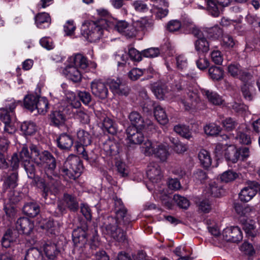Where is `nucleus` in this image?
I'll return each mask as SVG.
<instances>
[{
    "label": "nucleus",
    "instance_id": "1",
    "mask_svg": "<svg viewBox=\"0 0 260 260\" xmlns=\"http://www.w3.org/2000/svg\"><path fill=\"white\" fill-rule=\"evenodd\" d=\"M29 148L31 151V157L35 163L38 165H44L40 170V176L36 178V182L39 187L42 189V196L46 199L49 192L57 190L60 182V175L55 170L56 161L53 155L48 151H40L38 147L31 144Z\"/></svg>",
    "mask_w": 260,
    "mask_h": 260
},
{
    "label": "nucleus",
    "instance_id": "2",
    "mask_svg": "<svg viewBox=\"0 0 260 260\" xmlns=\"http://www.w3.org/2000/svg\"><path fill=\"white\" fill-rule=\"evenodd\" d=\"M114 200L116 216L103 217L101 228L103 234L110 236L119 243H123L127 239L126 231L132 227V218L121 200L117 197Z\"/></svg>",
    "mask_w": 260,
    "mask_h": 260
},
{
    "label": "nucleus",
    "instance_id": "3",
    "mask_svg": "<svg viewBox=\"0 0 260 260\" xmlns=\"http://www.w3.org/2000/svg\"><path fill=\"white\" fill-rule=\"evenodd\" d=\"M88 230L87 223L83 222L72 232V241L74 246L73 251L75 254L78 255L77 257L78 260H83L87 256L84 249L87 242Z\"/></svg>",
    "mask_w": 260,
    "mask_h": 260
},
{
    "label": "nucleus",
    "instance_id": "4",
    "mask_svg": "<svg viewBox=\"0 0 260 260\" xmlns=\"http://www.w3.org/2000/svg\"><path fill=\"white\" fill-rule=\"evenodd\" d=\"M106 21V19H101L96 21L85 22L82 26V35L90 42L99 40L103 35Z\"/></svg>",
    "mask_w": 260,
    "mask_h": 260
},
{
    "label": "nucleus",
    "instance_id": "5",
    "mask_svg": "<svg viewBox=\"0 0 260 260\" xmlns=\"http://www.w3.org/2000/svg\"><path fill=\"white\" fill-rule=\"evenodd\" d=\"M182 89L180 79L175 80L171 89L165 84H157L153 86L152 91L157 99L169 102L173 101L176 97L175 92Z\"/></svg>",
    "mask_w": 260,
    "mask_h": 260
},
{
    "label": "nucleus",
    "instance_id": "6",
    "mask_svg": "<svg viewBox=\"0 0 260 260\" xmlns=\"http://www.w3.org/2000/svg\"><path fill=\"white\" fill-rule=\"evenodd\" d=\"M245 184L246 186L239 193V197L241 201L247 202L251 200L257 192L260 193V184L255 181L248 180Z\"/></svg>",
    "mask_w": 260,
    "mask_h": 260
},
{
    "label": "nucleus",
    "instance_id": "7",
    "mask_svg": "<svg viewBox=\"0 0 260 260\" xmlns=\"http://www.w3.org/2000/svg\"><path fill=\"white\" fill-rule=\"evenodd\" d=\"M21 164L23 166L28 177L33 179L35 177L36 169L35 165L31 162V155L29 152L28 148L23 145L19 152Z\"/></svg>",
    "mask_w": 260,
    "mask_h": 260
},
{
    "label": "nucleus",
    "instance_id": "8",
    "mask_svg": "<svg viewBox=\"0 0 260 260\" xmlns=\"http://www.w3.org/2000/svg\"><path fill=\"white\" fill-rule=\"evenodd\" d=\"M152 25L153 23L151 21L142 18L134 22L132 25L128 24L123 35L129 38L133 37L136 36L137 32L147 30L148 28H151Z\"/></svg>",
    "mask_w": 260,
    "mask_h": 260
},
{
    "label": "nucleus",
    "instance_id": "9",
    "mask_svg": "<svg viewBox=\"0 0 260 260\" xmlns=\"http://www.w3.org/2000/svg\"><path fill=\"white\" fill-rule=\"evenodd\" d=\"M126 135L127 143L130 144L139 145L146 139L142 132L134 126H130L127 128Z\"/></svg>",
    "mask_w": 260,
    "mask_h": 260
},
{
    "label": "nucleus",
    "instance_id": "10",
    "mask_svg": "<svg viewBox=\"0 0 260 260\" xmlns=\"http://www.w3.org/2000/svg\"><path fill=\"white\" fill-rule=\"evenodd\" d=\"M91 90L96 97L104 100L108 97V89L105 82L101 80H94L90 84Z\"/></svg>",
    "mask_w": 260,
    "mask_h": 260
},
{
    "label": "nucleus",
    "instance_id": "11",
    "mask_svg": "<svg viewBox=\"0 0 260 260\" xmlns=\"http://www.w3.org/2000/svg\"><path fill=\"white\" fill-rule=\"evenodd\" d=\"M107 84L111 91L115 94L126 96L129 93L128 87L120 79L109 80Z\"/></svg>",
    "mask_w": 260,
    "mask_h": 260
},
{
    "label": "nucleus",
    "instance_id": "12",
    "mask_svg": "<svg viewBox=\"0 0 260 260\" xmlns=\"http://www.w3.org/2000/svg\"><path fill=\"white\" fill-rule=\"evenodd\" d=\"M223 236L225 240L234 243L240 242L243 238L242 232L238 226L224 229Z\"/></svg>",
    "mask_w": 260,
    "mask_h": 260
},
{
    "label": "nucleus",
    "instance_id": "13",
    "mask_svg": "<svg viewBox=\"0 0 260 260\" xmlns=\"http://www.w3.org/2000/svg\"><path fill=\"white\" fill-rule=\"evenodd\" d=\"M43 250L49 259L54 260L60 254L61 247L56 243L48 242L44 245Z\"/></svg>",
    "mask_w": 260,
    "mask_h": 260
},
{
    "label": "nucleus",
    "instance_id": "14",
    "mask_svg": "<svg viewBox=\"0 0 260 260\" xmlns=\"http://www.w3.org/2000/svg\"><path fill=\"white\" fill-rule=\"evenodd\" d=\"M64 167L72 170V171H75L79 175H81L83 165L79 157L77 156L72 155L69 156L64 162Z\"/></svg>",
    "mask_w": 260,
    "mask_h": 260
},
{
    "label": "nucleus",
    "instance_id": "15",
    "mask_svg": "<svg viewBox=\"0 0 260 260\" xmlns=\"http://www.w3.org/2000/svg\"><path fill=\"white\" fill-rule=\"evenodd\" d=\"M16 228L18 233L28 235L32 231L34 224L27 218L20 217L16 221Z\"/></svg>",
    "mask_w": 260,
    "mask_h": 260
},
{
    "label": "nucleus",
    "instance_id": "16",
    "mask_svg": "<svg viewBox=\"0 0 260 260\" xmlns=\"http://www.w3.org/2000/svg\"><path fill=\"white\" fill-rule=\"evenodd\" d=\"M147 175L153 182H157L160 180L162 175L159 166L155 162L150 163L148 166Z\"/></svg>",
    "mask_w": 260,
    "mask_h": 260
},
{
    "label": "nucleus",
    "instance_id": "17",
    "mask_svg": "<svg viewBox=\"0 0 260 260\" xmlns=\"http://www.w3.org/2000/svg\"><path fill=\"white\" fill-rule=\"evenodd\" d=\"M63 74L70 80L77 82L81 79L80 71L72 64L67 66L62 71Z\"/></svg>",
    "mask_w": 260,
    "mask_h": 260
},
{
    "label": "nucleus",
    "instance_id": "18",
    "mask_svg": "<svg viewBox=\"0 0 260 260\" xmlns=\"http://www.w3.org/2000/svg\"><path fill=\"white\" fill-rule=\"evenodd\" d=\"M62 200L67 208L70 211L76 212L78 210L79 201L75 195L65 193L63 194Z\"/></svg>",
    "mask_w": 260,
    "mask_h": 260
},
{
    "label": "nucleus",
    "instance_id": "19",
    "mask_svg": "<svg viewBox=\"0 0 260 260\" xmlns=\"http://www.w3.org/2000/svg\"><path fill=\"white\" fill-rule=\"evenodd\" d=\"M200 101L198 93L193 91L188 90L186 92L185 101L183 103L186 109L195 108Z\"/></svg>",
    "mask_w": 260,
    "mask_h": 260
},
{
    "label": "nucleus",
    "instance_id": "20",
    "mask_svg": "<svg viewBox=\"0 0 260 260\" xmlns=\"http://www.w3.org/2000/svg\"><path fill=\"white\" fill-rule=\"evenodd\" d=\"M103 149L107 156L115 155L119 153V144L115 141L108 140L104 143Z\"/></svg>",
    "mask_w": 260,
    "mask_h": 260
},
{
    "label": "nucleus",
    "instance_id": "21",
    "mask_svg": "<svg viewBox=\"0 0 260 260\" xmlns=\"http://www.w3.org/2000/svg\"><path fill=\"white\" fill-rule=\"evenodd\" d=\"M18 175L17 172H13L7 176L3 184L5 191L8 189L13 190L17 186Z\"/></svg>",
    "mask_w": 260,
    "mask_h": 260
},
{
    "label": "nucleus",
    "instance_id": "22",
    "mask_svg": "<svg viewBox=\"0 0 260 260\" xmlns=\"http://www.w3.org/2000/svg\"><path fill=\"white\" fill-rule=\"evenodd\" d=\"M57 146L62 150H69L73 145L72 137L66 134H63L57 139Z\"/></svg>",
    "mask_w": 260,
    "mask_h": 260
},
{
    "label": "nucleus",
    "instance_id": "23",
    "mask_svg": "<svg viewBox=\"0 0 260 260\" xmlns=\"http://www.w3.org/2000/svg\"><path fill=\"white\" fill-rule=\"evenodd\" d=\"M70 62L76 68H79L81 69L84 70L88 66V62L87 58L81 54H77L74 56L69 58Z\"/></svg>",
    "mask_w": 260,
    "mask_h": 260
},
{
    "label": "nucleus",
    "instance_id": "24",
    "mask_svg": "<svg viewBox=\"0 0 260 260\" xmlns=\"http://www.w3.org/2000/svg\"><path fill=\"white\" fill-rule=\"evenodd\" d=\"M18 232L15 230H8L2 240V244L6 248L11 246V243L16 241L18 237Z\"/></svg>",
    "mask_w": 260,
    "mask_h": 260
},
{
    "label": "nucleus",
    "instance_id": "25",
    "mask_svg": "<svg viewBox=\"0 0 260 260\" xmlns=\"http://www.w3.org/2000/svg\"><path fill=\"white\" fill-rule=\"evenodd\" d=\"M0 121L5 124V131L8 134H12L14 131L13 128L15 121L14 115H0Z\"/></svg>",
    "mask_w": 260,
    "mask_h": 260
},
{
    "label": "nucleus",
    "instance_id": "26",
    "mask_svg": "<svg viewBox=\"0 0 260 260\" xmlns=\"http://www.w3.org/2000/svg\"><path fill=\"white\" fill-rule=\"evenodd\" d=\"M153 154L161 161H166L170 155L168 146L162 144L157 145Z\"/></svg>",
    "mask_w": 260,
    "mask_h": 260
},
{
    "label": "nucleus",
    "instance_id": "27",
    "mask_svg": "<svg viewBox=\"0 0 260 260\" xmlns=\"http://www.w3.org/2000/svg\"><path fill=\"white\" fill-rule=\"evenodd\" d=\"M142 112L149 113L153 110L154 114L158 113H166V110L162 106L157 103H152L151 101L146 102L144 106L142 107Z\"/></svg>",
    "mask_w": 260,
    "mask_h": 260
},
{
    "label": "nucleus",
    "instance_id": "28",
    "mask_svg": "<svg viewBox=\"0 0 260 260\" xmlns=\"http://www.w3.org/2000/svg\"><path fill=\"white\" fill-rule=\"evenodd\" d=\"M40 211V206L36 203H27L23 207L24 213L30 217L36 216Z\"/></svg>",
    "mask_w": 260,
    "mask_h": 260
},
{
    "label": "nucleus",
    "instance_id": "29",
    "mask_svg": "<svg viewBox=\"0 0 260 260\" xmlns=\"http://www.w3.org/2000/svg\"><path fill=\"white\" fill-rule=\"evenodd\" d=\"M194 48L198 53H206L209 50V44L205 37L198 39L194 43Z\"/></svg>",
    "mask_w": 260,
    "mask_h": 260
},
{
    "label": "nucleus",
    "instance_id": "30",
    "mask_svg": "<svg viewBox=\"0 0 260 260\" xmlns=\"http://www.w3.org/2000/svg\"><path fill=\"white\" fill-rule=\"evenodd\" d=\"M174 131L183 138L190 140L192 138L191 130L188 126L178 124L174 127Z\"/></svg>",
    "mask_w": 260,
    "mask_h": 260
},
{
    "label": "nucleus",
    "instance_id": "31",
    "mask_svg": "<svg viewBox=\"0 0 260 260\" xmlns=\"http://www.w3.org/2000/svg\"><path fill=\"white\" fill-rule=\"evenodd\" d=\"M203 93L206 95L208 101L214 105H221L223 102L222 98L215 92L209 90H205Z\"/></svg>",
    "mask_w": 260,
    "mask_h": 260
},
{
    "label": "nucleus",
    "instance_id": "32",
    "mask_svg": "<svg viewBox=\"0 0 260 260\" xmlns=\"http://www.w3.org/2000/svg\"><path fill=\"white\" fill-rule=\"evenodd\" d=\"M238 149L234 147H230L225 150L224 157L228 162L236 163L239 160Z\"/></svg>",
    "mask_w": 260,
    "mask_h": 260
},
{
    "label": "nucleus",
    "instance_id": "33",
    "mask_svg": "<svg viewBox=\"0 0 260 260\" xmlns=\"http://www.w3.org/2000/svg\"><path fill=\"white\" fill-rule=\"evenodd\" d=\"M38 98L37 96L30 94L26 95L24 99V106L29 112H32L35 109L36 105Z\"/></svg>",
    "mask_w": 260,
    "mask_h": 260
},
{
    "label": "nucleus",
    "instance_id": "34",
    "mask_svg": "<svg viewBox=\"0 0 260 260\" xmlns=\"http://www.w3.org/2000/svg\"><path fill=\"white\" fill-rule=\"evenodd\" d=\"M42 258L41 252L38 248L32 247L26 252L24 260H42Z\"/></svg>",
    "mask_w": 260,
    "mask_h": 260
},
{
    "label": "nucleus",
    "instance_id": "35",
    "mask_svg": "<svg viewBox=\"0 0 260 260\" xmlns=\"http://www.w3.org/2000/svg\"><path fill=\"white\" fill-rule=\"evenodd\" d=\"M198 158L201 165L204 168H208L211 165V158L209 152L202 149L198 154Z\"/></svg>",
    "mask_w": 260,
    "mask_h": 260
},
{
    "label": "nucleus",
    "instance_id": "36",
    "mask_svg": "<svg viewBox=\"0 0 260 260\" xmlns=\"http://www.w3.org/2000/svg\"><path fill=\"white\" fill-rule=\"evenodd\" d=\"M167 7L160 6V3L158 5H153L152 9L150 10L151 13L155 14L156 17L158 19H161L165 17L168 13Z\"/></svg>",
    "mask_w": 260,
    "mask_h": 260
},
{
    "label": "nucleus",
    "instance_id": "37",
    "mask_svg": "<svg viewBox=\"0 0 260 260\" xmlns=\"http://www.w3.org/2000/svg\"><path fill=\"white\" fill-rule=\"evenodd\" d=\"M234 208L236 212L241 216H247L253 210L251 207L239 203L234 204Z\"/></svg>",
    "mask_w": 260,
    "mask_h": 260
},
{
    "label": "nucleus",
    "instance_id": "38",
    "mask_svg": "<svg viewBox=\"0 0 260 260\" xmlns=\"http://www.w3.org/2000/svg\"><path fill=\"white\" fill-rule=\"evenodd\" d=\"M77 138L79 143L83 144L86 146H88L91 143V136L90 134L83 129H80L78 131Z\"/></svg>",
    "mask_w": 260,
    "mask_h": 260
},
{
    "label": "nucleus",
    "instance_id": "39",
    "mask_svg": "<svg viewBox=\"0 0 260 260\" xmlns=\"http://www.w3.org/2000/svg\"><path fill=\"white\" fill-rule=\"evenodd\" d=\"M243 127L246 128L245 125H241L239 126L238 129L237 130V136L236 138L240 143L248 145L251 143L250 137L244 132H241L240 131V129L241 128H243Z\"/></svg>",
    "mask_w": 260,
    "mask_h": 260
},
{
    "label": "nucleus",
    "instance_id": "40",
    "mask_svg": "<svg viewBox=\"0 0 260 260\" xmlns=\"http://www.w3.org/2000/svg\"><path fill=\"white\" fill-rule=\"evenodd\" d=\"M48 101L45 97L38 98L36 105L35 109L39 113H45L48 112Z\"/></svg>",
    "mask_w": 260,
    "mask_h": 260
},
{
    "label": "nucleus",
    "instance_id": "41",
    "mask_svg": "<svg viewBox=\"0 0 260 260\" xmlns=\"http://www.w3.org/2000/svg\"><path fill=\"white\" fill-rule=\"evenodd\" d=\"M206 3L207 9L213 16L219 15V11L218 7V3L216 0H205Z\"/></svg>",
    "mask_w": 260,
    "mask_h": 260
},
{
    "label": "nucleus",
    "instance_id": "42",
    "mask_svg": "<svg viewBox=\"0 0 260 260\" xmlns=\"http://www.w3.org/2000/svg\"><path fill=\"white\" fill-rule=\"evenodd\" d=\"M103 126L109 134L114 135L117 132L113 121L108 117H105L103 120Z\"/></svg>",
    "mask_w": 260,
    "mask_h": 260
},
{
    "label": "nucleus",
    "instance_id": "43",
    "mask_svg": "<svg viewBox=\"0 0 260 260\" xmlns=\"http://www.w3.org/2000/svg\"><path fill=\"white\" fill-rule=\"evenodd\" d=\"M21 129L25 135H31L36 132L37 127L32 122L25 121L21 124Z\"/></svg>",
    "mask_w": 260,
    "mask_h": 260
},
{
    "label": "nucleus",
    "instance_id": "44",
    "mask_svg": "<svg viewBox=\"0 0 260 260\" xmlns=\"http://www.w3.org/2000/svg\"><path fill=\"white\" fill-rule=\"evenodd\" d=\"M208 72L213 80H219L223 78V71L220 67H211L209 69Z\"/></svg>",
    "mask_w": 260,
    "mask_h": 260
},
{
    "label": "nucleus",
    "instance_id": "45",
    "mask_svg": "<svg viewBox=\"0 0 260 260\" xmlns=\"http://www.w3.org/2000/svg\"><path fill=\"white\" fill-rule=\"evenodd\" d=\"M208 193L213 197H218L221 194L222 188L215 182L210 183L208 187Z\"/></svg>",
    "mask_w": 260,
    "mask_h": 260
},
{
    "label": "nucleus",
    "instance_id": "46",
    "mask_svg": "<svg viewBox=\"0 0 260 260\" xmlns=\"http://www.w3.org/2000/svg\"><path fill=\"white\" fill-rule=\"evenodd\" d=\"M222 124L226 131H231L236 128L238 122L237 120L233 118L228 117L222 121Z\"/></svg>",
    "mask_w": 260,
    "mask_h": 260
},
{
    "label": "nucleus",
    "instance_id": "47",
    "mask_svg": "<svg viewBox=\"0 0 260 260\" xmlns=\"http://www.w3.org/2000/svg\"><path fill=\"white\" fill-rule=\"evenodd\" d=\"M181 208L186 209L190 205V202L188 199L179 194H175L173 199Z\"/></svg>",
    "mask_w": 260,
    "mask_h": 260
},
{
    "label": "nucleus",
    "instance_id": "48",
    "mask_svg": "<svg viewBox=\"0 0 260 260\" xmlns=\"http://www.w3.org/2000/svg\"><path fill=\"white\" fill-rule=\"evenodd\" d=\"M143 142L144 143L142 146V151L144 154L146 156L153 155L155 148L152 146L151 142L146 138Z\"/></svg>",
    "mask_w": 260,
    "mask_h": 260
},
{
    "label": "nucleus",
    "instance_id": "49",
    "mask_svg": "<svg viewBox=\"0 0 260 260\" xmlns=\"http://www.w3.org/2000/svg\"><path fill=\"white\" fill-rule=\"evenodd\" d=\"M132 6L136 11L139 13H144L147 12L149 8L147 5L142 0H137L134 1Z\"/></svg>",
    "mask_w": 260,
    "mask_h": 260
},
{
    "label": "nucleus",
    "instance_id": "50",
    "mask_svg": "<svg viewBox=\"0 0 260 260\" xmlns=\"http://www.w3.org/2000/svg\"><path fill=\"white\" fill-rule=\"evenodd\" d=\"M10 167L14 172H17L19 167L20 162H21L19 154L14 153L11 156V159L9 160Z\"/></svg>",
    "mask_w": 260,
    "mask_h": 260
},
{
    "label": "nucleus",
    "instance_id": "51",
    "mask_svg": "<svg viewBox=\"0 0 260 260\" xmlns=\"http://www.w3.org/2000/svg\"><path fill=\"white\" fill-rule=\"evenodd\" d=\"M220 127L214 123H210L204 127V131L207 135L211 136H216L219 134L220 131Z\"/></svg>",
    "mask_w": 260,
    "mask_h": 260
},
{
    "label": "nucleus",
    "instance_id": "52",
    "mask_svg": "<svg viewBox=\"0 0 260 260\" xmlns=\"http://www.w3.org/2000/svg\"><path fill=\"white\" fill-rule=\"evenodd\" d=\"M238 177L237 173L233 171L229 170L223 173L220 178L222 181L229 182L234 180Z\"/></svg>",
    "mask_w": 260,
    "mask_h": 260
},
{
    "label": "nucleus",
    "instance_id": "53",
    "mask_svg": "<svg viewBox=\"0 0 260 260\" xmlns=\"http://www.w3.org/2000/svg\"><path fill=\"white\" fill-rule=\"evenodd\" d=\"M128 117L131 121L132 126L136 127L144 126V119L141 115H128Z\"/></svg>",
    "mask_w": 260,
    "mask_h": 260
},
{
    "label": "nucleus",
    "instance_id": "54",
    "mask_svg": "<svg viewBox=\"0 0 260 260\" xmlns=\"http://www.w3.org/2000/svg\"><path fill=\"white\" fill-rule=\"evenodd\" d=\"M204 54L200 55L198 59L196 61L197 67L201 70L207 69L209 66V62Z\"/></svg>",
    "mask_w": 260,
    "mask_h": 260
},
{
    "label": "nucleus",
    "instance_id": "55",
    "mask_svg": "<svg viewBox=\"0 0 260 260\" xmlns=\"http://www.w3.org/2000/svg\"><path fill=\"white\" fill-rule=\"evenodd\" d=\"M243 229L248 236L255 237V226L253 221H250V222H245L243 225Z\"/></svg>",
    "mask_w": 260,
    "mask_h": 260
},
{
    "label": "nucleus",
    "instance_id": "56",
    "mask_svg": "<svg viewBox=\"0 0 260 260\" xmlns=\"http://www.w3.org/2000/svg\"><path fill=\"white\" fill-rule=\"evenodd\" d=\"M159 199L162 204L167 209H170L173 207V200L167 194L161 193L159 196Z\"/></svg>",
    "mask_w": 260,
    "mask_h": 260
},
{
    "label": "nucleus",
    "instance_id": "57",
    "mask_svg": "<svg viewBox=\"0 0 260 260\" xmlns=\"http://www.w3.org/2000/svg\"><path fill=\"white\" fill-rule=\"evenodd\" d=\"M51 21L50 17L48 14L46 13H42L39 14L36 17V23L38 27L45 22H50Z\"/></svg>",
    "mask_w": 260,
    "mask_h": 260
},
{
    "label": "nucleus",
    "instance_id": "58",
    "mask_svg": "<svg viewBox=\"0 0 260 260\" xmlns=\"http://www.w3.org/2000/svg\"><path fill=\"white\" fill-rule=\"evenodd\" d=\"M61 172L62 173V175L64 176L66 178H69L70 179L75 180L80 176V175L78 173H76L75 171H72V170L65 167L64 166L61 169Z\"/></svg>",
    "mask_w": 260,
    "mask_h": 260
},
{
    "label": "nucleus",
    "instance_id": "59",
    "mask_svg": "<svg viewBox=\"0 0 260 260\" xmlns=\"http://www.w3.org/2000/svg\"><path fill=\"white\" fill-rule=\"evenodd\" d=\"M193 178L197 182L203 183L207 179V175L206 173L201 170H197L193 175Z\"/></svg>",
    "mask_w": 260,
    "mask_h": 260
},
{
    "label": "nucleus",
    "instance_id": "60",
    "mask_svg": "<svg viewBox=\"0 0 260 260\" xmlns=\"http://www.w3.org/2000/svg\"><path fill=\"white\" fill-rule=\"evenodd\" d=\"M66 120L65 115H51V121L55 126L63 124Z\"/></svg>",
    "mask_w": 260,
    "mask_h": 260
},
{
    "label": "nucleus",
    "instance_id": "61",
    "mask_svg": "<svg viewBox=\"0 0 260 260\" xmlns=\"http://www.w3.org/2000/svg\"><path fill=\"white\" fill-rule=\"evenodd\" d=\"M176 66L179 70H183L187 67V60L185 56L179 55L176 57Z\"/></svg>",
    "mask_w": 260,
    "mask_h": 260
},
{
    "label": "nucleus",
    "instance_id": "62",
    "mask_svg": "<svg viewBox=\"0 0 260 260\" xmlns=\"http://www.w3.org/2000/svg\"><path fill=\"white\" fill-rule=\"evenodd\" d=\"M233 38L229 35H224L222 37V45L225 48H232L235 45Z\"/></svg>",
    "mask_w": 260,
    "mask_h": 260
},
{
    "label": "nucleus",
    "instance_id": "63",
    "mask_svg": "<svg viewBox=\"0 0 260 260\" xmlns=\"http://www.w3.org/2000/svg\"><path fill=\"white\" fill-rule=\"evenodd\" d=\"M81 212L85 218L88 221L92 218L91 211L90 207L87 204H81L80 206Z\"/></svg>",
    "mask_w": 260,
    "mask_h": 260
},
{
    "label": "nucleus",
    "instance_id": "64",
    "mask_svg": "<svg viewBox=\"0 0 260 260\" xmlns=\"http://www.w3.org/2000/svg\"><path fill=\"white\" fill-rule=\"evenodd\" d=\"M143 73V70L138 68H134L129 72L128 77L131 80L135 81L142 76Z\"/></svg>",
    "mask_w": 260,
    "mask_h": 260
}]
</instances>
